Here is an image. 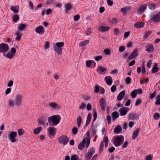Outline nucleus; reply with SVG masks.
<instances>
[{"instance_id": "f257e3e1", "label": "nucleus", "mask_w": 160, "mask_h": 160, "mask_svg": "<svg viewBox=\"0 0 160 160\" xmlns=\"http://www.w3.org/2000/svg\"><path fill=\"white\" fill-rule=\"evenodd\" d=\"M23 96L21 94H17L16 95L14 101L9 99L8 104L9 107H13L14 105L17 107H20L22 105V103Z\"/></svg>"}, {"instance_id": "dca6fc26", "label": "nucleus", "mask_w": 160, "mask_h": 160, "mask_svg": "<svg viewBox=\"0 0 160 160\" xmlns=\"http://www.w3.org/2000/svg\"><path fill=\"white\" fill-rule=\"evenodd\" d=\"M86 142V139H84L78 145V148L80 150H82L85 147V145Z\"/></svg>"}, {"instance_id": "8fccbe9b", "label": "nucleus", "mask_w": 160, "mask_h": 160, "mask_svg": "<svg viewBox=\"0 0 160 160\" xmlns=\"http://www.w3.org/2000/svg\"><path fill=\"white\" fill-rule=\"evenodd\" d=\"M131 79L129 77H127L125 79V82L127 84H128L131 83Z\"/></svg>"}, {"instance_id": "a18cd8bd", "label": "nucleus", "mask_w": 160, "mask_h": 160, "mask_svg": "<svg viewBox=\"0 0 160 160\" xmlns=\"http://www.w3.org/2000/svg\"><path fill=\"white\" fill-rule=\"evenodd\" d=\"M78 156L76 154L73 155L71 158V160H78Z\"/></svg>"}, {"instance_id": "e2e57ef3", "label": "nucleus", "mask_w": 160, "mask_h": 160, "mask_svg": "<svg viewBox=\"0 0 160 160\" xmlns=\"http://www.w3.org/2000/svg\"><path fill=\"white\" fill-rule=\"evenodd\" d=\"M102 58V57L101 56H98L95 57V60L97 61L100 60Z\"/></svg>"}, {"instance_id": "bb28decb", "label": "nucleus", "mask_w": 160, "mask_h": 160, "mask_svg": "<svg viewBox=\"0 0 160 160\" xmlns=\"http://www.w3.org/2000/svg\"><path fill=\"white\" fill-rule=\"evenodd\" d=\"M140 129L139 128H137L133 132L132 136V138L133 139H135L138 135Z\"/></svg>"}, {"instance_id": "bf43d9fd", "label": "nucleus", "mask_w": 160, "mask_h": 160, "mask_svg": "<svg viewBox=\"0 0 160 160\" xmlns=\"http://www.w3.org/2000/svg\"><path fill=\"white\" fill-rule=\"evenodd\" d=\"M93 117V121L94 122L96 121L97 118V113L96 112H94Z\"/></svg>"}, {"instance_id": "5fc2aeb1", "label": "nucleus", "mask_w": 160, "mask_h": 160, "mask_svg": "<svg viewBox=\"0 0 160 160\" xmlns=\"http://www.w3.org/2000/svg\"><path fill=\"white\" fill-rule=\"evenodd\" d=\"M110 22L112 24H116L117 22V19L116 18H113L110 21Z\"/></svg>"}, {"instance_id": "20e7f679", "label": "nucleus", "mask_w": 160, "mask_h": 160, "mask_svg": "<svg viewBox=\"0 0 160 160\" xmlns=\"http://www.w3.org/2000/svg\"><path fill=\"white\" fill-rule=\"evenodd\" d=\"M114 138L115 139L113 140V142L116 147L121 145L124 140V137L122 135H117L114 137Z\"/></svg>"}, {"instance_id": "393cba45", "label": "nucleus", "mask_w": 160, "mask_h": 160, "mask_svg": "<svg viewBox=\"0 0 160 160\" xmlns=\"http://www.w3.org/2000/svg\"><path fill=\"white\" fill-rule=\"evenodd\" d=\"M55 129V128L54 127H50L48 129V131L50 135L53 136L54 135V131Z\"/></svg>"}, {"instance_id": "338daca9", "label": "nucleus", "mask_w": 160, "mask_h": 160, "mask_svg": "<svg viewBox=\"0 0 160 160\" xmlns=\"http://www.w3.org/2000/svg\"><path fill=\"white\" fill-rule=\"evenodd\" d=\"M13 81L12 80L9 81L8 84V86L9 87L12 86L13 85Z\"/></svg>"}, {"instance_id": "f8f14e48", "label": "nucleus", "mask_w": 160, "mask_h": 160, "mask_svg": "<svg viewBox=\"0 0 160 160\" xmlns=\"http://www.w3.org/2000/svg\"><path fill=\"white\" fill-rule=\"evenodd\" d=\"M35 31L36 32L39 34H42L44 32L43 27L42 26H39L37 27L35 29Z\"/></svg>"}, {"instance_id": "680f3d73", "label": "nucleus", "mask_w": 160, "mask_h": 160, "mask_svg": "<svg viewBox=\"0 0 160 160\" xmlns=\"http://www.w3.org/2000/svg\"><path fill=\"white\" fill-rule=\"evenodd\" d=\"M106 119L108 121V124H109L111 122V117L110 116V115L107 116L106 117Z\"/></svg>"}, {"instance_id": "6e6d98bb", "label": "nucleus", "mask_w": 160, "mask_h": 160, "mask_svg": "<svg viewBox=\"0 0 160 160\" xmlns=\"http://www.w3.org/2000/svg\"><path fill=\"white\" fill-rule=\"evenodd\" d=\"M78 129L76 127H74L72 129V132L73 134H76L78 132Z\"/></svg>"}, {"instance_id": "0e129e2a", "label": "nucleus", "mask_w": 160, "mask_h": 160, "mask_svg": "<svg viewBox=\"0 0 160 160\" xmlns=\"http://www.w3.org/2000/svg\"><path fill=\"white\" fill-rule=\"evenodd\" d=\"M99 88L98 86H95L94 87V92L95 93H98L99 92Z\"/></svg>"}, {"instance_id": "9b49d317", "label": "nucleus", "mask_w": 160, "mask_h": 160, "mask_svg": "<svg viewBox=\"0 0 160 160\" xmlns=\"http://www.w3.org/2000/svg\"><path fill=\"white\" fill-rule=\"evenodd\" d=\"M129 108L123 107L120 110V115L121 116H124L126 115L129 111Z\"/></svg>"}, {"instance_id": "b1692460", "label": "nucleus", "mask_w": 160, "mask_h": 160, "mask_svg": "<svg viewBox=\"0 0 160 160\" xmlns=\"http://www.w3.org/2000/svg\"><path fill=\"white\" fill-rule=\"evenodd\" d=\"M110 29V27L107 26H101L98 29L101 32H104L108 31Z\"/></svg>"}, {"instance_id": "f704fd0d", "label": "nucleus", "mask_w": 160, "mask_h": 160, "mask_svg": "<svg viewBox=\"0 0 160 160\" xmlns=\"http://www.w3.org/2000/svg\"><path fill=\"white\" fill-rule=\"evenodd\" d=\"M89 42V40H86L83 41H82L80 42L79 44V46L80 47H83L86 45Z\"/></svg>"}, {"instance_id": "37998d69", "label": "nucleus", "mask_w": 160, "mask_h": 160, "mask_svg": "<svg viewBox=\"0 0 160 160\" xmlns=\"http://www.w3.org/2000/svg\"><path fill=\"white\" fill-rule=\"evenodd\" d=\"M157 94V92L156 90L154 91L150 95L149 98L150 99H152L154 98L156 96Z\"/></svg>"}, {"instance_id": "c03bdc74", "label": "nucleus", "mask_w": 160, "mask_h": 160, "mask_svg": "<svg viewBox=\"0 0 160 160\" xmlns=\"http://www.w3.org/2000/svg\"><path fill=\"white\" fill-rule=\"evenodd\" d=\"M72 5L71 3H67L65 6V8L67 10H69L72 8Z\"/></svg>"}, {"instance_id": "6e6552de", "label": "nucleus", "mask_w": 160, "mask_h": 160, "mask_svg": "<svg viewBox=\"0 0 160 160\" xmlns=\"http://www.w3.org/2000/svg\"><path fill=\"white\" fill-rule=\"evenodd\" d=\"M151 20L155 23H158L160 22V13L158 12L152 16Z\"/></svg>"}, {"instance_id": "a19ab883", "label": "nucleus", "mask_w": 160, "mask_h": 160, "mask_svg": "<svg viewBox=\"0 0 160 160\" xmlns=\"http://www.w3.org/2000/svg\"><path fill=\"white\" fill-rule=\"evenodd\" d=\"M153 118L155 120H158L160 118V115L158 113H156L153 115Z\"/></svg>"}, {"instance_id": "5701e85b", "label": "nucleus", "mask_w": 160, "mask_h": 160, "mask_svg": "<svg viewBox=\"0 0 160 160\" xmlns=\"http://www.w3.org/2000/svg\"><path fill=\"white\" fill-rule=\"evenodd\" d=\"M144 25V23L142 22H138L134 24V27L136 28H143Z\"/></svg>"}, {"instance_id": "c9c22d12", "label": "nucleus", "mask_w": 160, "mask_h": 160, "mask_svg": "<svg viewBox=\"0 0 160 160\" xmlns=\"http://www.w3.org/2000/svg\"><path fill=\"white\" fill-rule=\"evenodd\" d=\"M158 68L157 66V63H155L154 64V66L152 68V73H155L158 72Z\"/></svg>"}, {"instance_id": "f3484780", "label": "nucleus", "mask_w": 160, "mask_h": 160, "mask_svg": "<svg viewBox=\"0 0 160 160\" xmlns=\"http://www.w3.org/2000/svg\"><path fill=\"white\" fill-rule=\"evenodd\" d=\"M146 51L148 52L151 53L153 52L154 48L153 46L151 44H148L146 46Z\"/></svg>"}, {"instance_id": "864d4df0", "label": "nucleus", "mask_w": 160, "mask_h": 160, "mask_svg": "<svg viewBox=\"0 0 160 160\" xmlns=\"http://www.w3.org/2000/svg\"><path fill=\"white\" fill-rule=\"evenodd\" d=\"M104 53L107 55H109L110 54L111 51L109 49H106L104 50Z\"/></svg>"}, {"instance_id": "ddd939ff", "label": "nucleus", "mask_w": 160, "mask_h": 160, "mask_svg": "<svg viewBox=\"0 0 160 160\" xmlns=\"http://www.w3.org/2000/svg\"><path fill=\"white\" fill-rule=\"evenodd\" d=\"M138 118L139 116L135 113H131L128 116V120H136Z\"/></svg>"}, {"instance_id": "1a4fd4ad", "label": "nucleus", "mask_w": 160, "mask_h": 160, "mask_svg": "<svg viewBox=\"0 0 160 160\" xmlns=\"http://www.w3.org/2000/svg\"><path fill=\"white\" fill-rule=\"evenodd\" d=\"M95 153V149L93 148L89 149L86 155V158L87 160H89L93 154Z\"/></svg>"}, {"instance_id": "4c0bfd02", "label": "nucleus", "mask_w": 160, "mask_h": 160, "mask_svg": "<svg viewBox=\"0 0 160 160\" xmlns=\"http://www.w3.org/2000/svg\"><path fill=\"white\" fill-rule=\"evenodd\" d=\"M91 116H92V115H91V114L90 113H89L88 114V116L87 117V118L86 121V122L87 123H88L89 124V123L91 121V118H92Z\"/></svg>"}, {"instance_id": "39448f33", "label": "nucleus", "mask_w": 160, "mask_h": 160, "mask_svg": "<svg viewBox=\"0 0 160 160\" xmlns=\"http://www.w3.org/2000/svg\"><path fill=\"white\" fill-rule=\"evenodd\" d=\"M69 138L66 135H62L58 138V141L60 144L66 145L68 142Z\"/></svg>"}, {"instance_id": "13d9d810", "label": "nucleus", "mask_w": 160, "mask_h": 160, "mask_svg": "<svg viewBox=\"0 0 160 160\" xmlns=\"http://www.w3.org/2000/svg\"><path fill=\"white\" fill-rule=\"evenodd\" d=\"M16 51V49L14 48L13 47L11 48L10 52L14 54V55H15Z\"/></svg>"}, {"instance_id": "4d7b16f0", "label": "nucleus", "mask_w": 160, "mask_h": 160, "mask_svg": "<svg viewBox=\"0 0 160 160\" xmlns=\"http://www.w3.org/2000/svg\"><path fill=\"white\" fill-rule=\"evenodd\" d=\"M80 18V16L79 15H77L74 17V19L75 21H78Z\"/></svg>"}, {"instance_id": "0eeeda50", "label": "nucleus", "mask_w": 160, "mask_h": 160, "mask_svg": "<svg viewBox=\"0 0 160 160\" xmlns=\"http://www.w3.org/2000/svg\"><path fill=\"white\" fill-rule=\"evenodd\" d=\"M17 135V132L13 131L8 135V138L11 142L14 143L16 141V137Z\"/></svg>"}, {"instance_id": "4468645a", "label": "nucleus", "mask_w": 160, "mask_h": 160, "mask_svg": "<svg viewBox=\"0 0 160 160\" xmlns=\"http://www.w3.org/2000/svg\"><path fill=\"white\" fill-rule=\"evenodd\" d=\"M138 49H135L132 52V54L128 57V59L131 60L136 58L138 55Z\"/></svg>"}, {"instance_id": "052dcab7", "label": "nucleus", "mask_w": 160, "mask_h": 160, "mask_svg": "<svg viewBox=\"0 0 160 160\" xmlns=\"http://www.w3.org/2000/svg\"><path fill=\"white\" fill-rule=\"evenodd\" d=\"M86 107V104L82 103L79 106V109H83Z\"/></svg>"}, {"instance_id": "79ce46f5", "label": "nucleus", "mask_w": 160, "mask_h": 160, "mask_svg": "<svg viewBox=\"0 0 160 160\" xmlns=\"http://www.w3.org/2000/svg\"><path fill=\"white\" fill-rule=\"evenodd\" d=\"M156 100L155 102L156 105L160 104V95H158L156 97Z\"/></svg>"}, {"instance_id": "c756f323", "label": "nucleus", "mask_w": 160, "mask_h": 160, "mask_svg": "<svg viewBox=\"0 0 160 160\" xmlns=\"http://www.w3.org/2000/svg\"><path fill=\"white\" fill-rule=\"evenodd\" d=\"M42 117V119H40L38 121V123L39 125H44L45 124L44 120H46L47 118V116L46 115L43 116Z\"/></svg>"}, {"instance_id": "774afa93", "label": "nucleus", "mask_w": 160, "mask_h": 160, "mask_svg": "<svg viewBox=\"0 0 160 160\" xmlns=\"http://www.w3.org/2000/svg\"><path fill=\"white\" fill-rule=\"evenodd\" d=\"M152 157L150 155H148L146 157V160H152Z\"/></svg>"}, {"instance_id": "a878e982", "label": "nucleus", "mask_w": 160, "mask_h": 160, "mask_svg": "<svg viewBox=\"0 0 160 160\" xmlns=\"http://www.w3.org/2000/svg\"><path fill=\"white\" fill-rule=\"evenodd\" d=\"M132 8V7L130 6L127 7L122 8L121 11L122 13H126L127 12L131 10Z\"/></svg>"}, {"instance_id": "e433bc0d", "label": "nucleus", "mask_w": 160, "mask_h": 160, "mask_svg": "<svg viewBox=\"0 0 160 160\" xmlns=\"http://www.w3.org/2000/svg\"><path fill=\"white\" fill-rule=\"evenodd\" d=\"M137 95V90L136 89H134L133 90L131 93V96L133 98H135Z\"/></svg>"}, {"instance_id": "f03ea898", "label": "nucleus", "mask_w": 160, "mask_h": 160, "mask_svg": "<svg viewBox=\"0 0 160 160\" xmlns=\"http://www.w3.org/2000/svg\"><path fill=\"white\" fill-rule=\"evenodd\" d=\"M49 124L53 126L58 124L61 120V117L59 115H54L48 118Z\"/></svg>"}, {"instance_id": "6ab92c4d", "label": "nucleus", "mask_w": 160, "mask_h": 160, "mask_svg": "<svg viewBox=\"0 0 160 160\" xmlns=\"http://www.w3.org/2000/svg\"><path fill=\"white\" fill-rule=\"evenodd\" d=\"M105 80L106 83L109 85H111L112 83V77L111 76H106L105 78Z\"/></svg>"}, {"instance_id": "ea45409f", "label": "nucleus", "mask_w": 160, "mask_h": 160, "mask_svg": "<svg viewBox=\"0 0 160 160\" xmlns=\"http://www.w3.org/2000/svg\"><path fill=\"white\" fill-rule=\"evenodd\" d=\"M156 5L155 4L151 3L148 5L149 8L152 10H153L155 9Z\"/></svg>"}, {"instance_id": "69168bd1", "label": "nucleus", "mask_w": 160, "mask_h": 160, "mask_svg": "<svg viewBox=\"0 0 160 160\" xmlns=\"http://www.w3.org/2000/svg\"><path fill=\"white\" fill-rule=\"evenodd\" d=\"M11 88H8L5 91V94L6 95L9 94L11 92Z\"/></svg>"}, {"instance_id": "2f4dec72", "label": "nucleus", "mask_w": 160, "mask_h": 160, "mask_svg": "<svg viewBox=\"0 0 160 160\" xmlns=\"http://www.w3.org/2000/svg\"><path fill=\"white\" fill-rule=\"evenodd\" d=\"M42 129V128L41 127H38L34 129L33 132L35 135L38 134L40 132Z\"/></svg>"}, {"instance_id": "a211bd4d", "label": "nucleus", "mask_w": 160, "mask_h": 160, "mask_svg": "<svg viewBox=\"0 0 160 160\" xmlns=\"http://www.w3.org/2000/svg\"><path fill=\"white\" fill-rule=\"evenodd\" d=\"M3 56L6 58L10 59L13 58L14 57L15 55L14 54L11 53V52H9L6 54L5 53L3 54Z\"/></svg>"}, {"instance_id": "09e8293b", "label": "nucleus", "mask_w": 160, "mask_h": 160, "mask_svg": "<svg viewBox=\"0 0 160 160\" xmlns=\"http://www.w3.org/2000/svg\"><path fill=\"white\" fill-rule=\"evenodd\" d=\"M49 48V42H45L44 43V48L45 50L48 49Z\"/></svg>"}, {"instance_id": "7c9ffc66", "label": "nucleus", "mask_w": 160, "mask_h": 160, "mask_svg": "<svg viewBox=\"0 0 160 160\" xmlns=\"http://www.w3.org/2000/svg\"><path fill=\"white\" fill-rule=\"evenodd\" d=\"M122 131V128L119 125L117 126L114 129V132L116 134H118L121 132Z\"/></svg>"}, {"instance_id": "c85d7f7f", "label": "nucleus", "mask_w": 160, "mask_h": 160, "mask_svg": "<svg viewBox=\"0 0 160 160\" xmlns=\"http://www.w3.org/2000/svg\"><path fill=\"white\" fill-rule=\"evenodd\" d=\"M112 116L113 120L115 121L119 117V115L117 111H115L112 113Z\"/></svg>"}, {"instance_id": "4be33fe9", "label": "nucleus", "mask_w": 160, "mask_h": 160, "mask_svg": "<svg viewBox=\"0 0 160 160\" xmlns=\"http://www.w3.org/2000/svg\"><path fill=\"white\" fill-rule=\"evenodd\" d=\"M125 92L123 91L121 92L117 96V99L118 100H121L124 97L125 94Z\"/></svg>"}, {"instance_id": "72a5a7b5", "label": "nucleus", "mask_w": 160, "mask_h": 160, "mask_svg": "<svg viewBox=\"0 0 160 160\" xmlns=\"http://www.w3.org/2000/svg\"><path fill=\"white\" fill-rule=\"evenodd\" d=\"M19 8L18 7H15L12 6L11 8V9L15 13H17L19 12Z\"/></svg>"}, {"instance_id": "49530a36", "label": "nucleus", "mask_w": 160, "mask_h": 160, "mask_svg": "<svg viewBox=\"0 0 160 160\" xmlns=\"http://www.w3.org/2000/svg\"><path fill=\"white\" fill-rule=\"evenodd\" d=\"M104 142L105 143V147L107 148L108 144V139L107 136H106L104 138Z\"/></svg>"}, {"instance_id": "473e14b6", "label": "nucleus", "mask_w": 160, "mask_h": 160, "mask_svg": "<svg viewBox=\"0 0 160 160\" xmlns=\"http://www.w3.org/2000/svg\"><path fill=\"white\" fill-rule=\"evenodd\" d=\"M50 107L52 109H56L58 106V105L54 102H51L49 103Z\"/></svg>"}, {"instance_id": "de8ad7c7", "label": "nucleus", "mask_w": 160, "mask_h": 160, "mask_svg": "<svg viewBox=\"0 0 160 160\" xmlns=\"http://www.w3.org/2000/svg\"><path fill=\"white\" fill-rule=\"evenodd\" d=\"M92 60H87L86 62V66L88 67H90L91 65Z\"/></svg>"}, {"instance_id": "423d86ee", "label": "nucleus", "mask_w": 160, "mask_h": 160, "mask_svg": "<svg viewBox=\"0 0 160 160\" xmlns=\"http://www.w3.org/2000/svg\"><path fill=\"white\" fill-rule=\"evenodd\" d=\"M9 50L8 45L4 43L0 44V53L4 54L7 52Z\"/></svg>"}, {"instance_id": "9d476101", "label": "nucleus", "mask_w": 160, "mask_h": 160, "mask_svg": "<svg viewBox=\"0 0 160 160\" xmlns=\"http://www.w3.org/2000/svg\"><path fill=\"white\" fill-rule=\"evenodd\" d=\"M101 108L102 111H104L106 107V101L103 98H101L99 101Z\"/></svg>"}, {"instance_id": "7ed1b4c3", "label": "nucleus", "mask_w": 160, "mask_h": 160, "mask_svg": "<svg viewBox=\"0 0 160 160\" xmlns=\"http://www.w3.org/2000/svg\"><path fill=\"white\" fill-rule=\"evenodd\" d=\"M64 43L61 42H57L53 45L54 51L58 55H61L62 53V47L64 46Z\"/></svg>"}, {"instance_id": "412c9836", "label": "nucleus", "mask_w": 160, "mask_h": 160, "mask_svg": "<svg viewBox=\"0 0 160 160\" xmlns=\"http://www.w3.org/2000/svg\"><path fill=\"white\" fill-rule=\"evenodd\" d=\"M147 5L146 4L144 5L141 6L138 9V12L139 14H142L143 11L147 9Z\"/></svg>"}, {"instance_id": "2eb2a0df", "label": "nucleus", "mask_w": 160, "mask_h": 160, "mask_svg": "<svg viewBox=\"0 0 160 160\" xmlns=\"http://www.w3.org/2000/svg\"><path fill=\"white\" fill-rule=\"evenodd\" d=\"M106 71V68L102 66L98 67L97 70V71L101 75H104Z\"/></svg>"}, {"instance_id": "603ef678", "label": "nucleus", "mask_w": 160, "mask_h": 160, "mask_svg": "<svg viewBox=\"0 0 160 160\" xmlns=\"http://www.w3.org/2000/svg\"><path fill=\"white\" fill-rule=\"evenodd\" d=\"M19 18V17L18 15L15 14L13 17V21L14 22H16L18 20Z\"/></svg>"}, {"instance_id": "cd10ccee", "label": "nucleus", "mask_w": 160, "mask_h": 160, "mask_svg": "<svg viewBox=\"0 0 160 160\" xmlns=\"http://www.w3.org/2000/svg\"><path fill=\"white\" fill-rule=\"evenodd\" d=\"M82 121V119L81 117V116H78L77 119V123L78 128L80 127Z\"/></svg>"}, {"instance_id": "aec40b11", "label": "nucleus", "mask_w": 160, "mask_h": 160, "mask_svg": "<svg viewBox=\"0 0 160 160\" xmlns=\"http://www.w3.org/2000/svg\"><path fill=\"white\" fill-rule=\"evenodd\" d=\"M27 26L25 24H19L17 26V29L21 32L23 31L26 27Z\"/></svg>"}, {"instance_id": "3c124183", "label": "nucleus", "mask_w": 160, "mask_h": 160, "mask_svg": "<svg viewBox=\"0 0 160 160\" xmlns=\"http://www.w3.org/2000/svg\"><path fill=\"white\" fill-rule=\"evenodd\" d=\"M24 131L22 129H19L18 130V133L19 136H21L23 134Z\"/></svg>"}, {"instance_id": "58836bf2", "label": "nucleus", "mask_w": 160, "mask_h": 160, "mask_svg": "<svg viewBox=\"0 0 160 160\" xmlns=\"http://www.w3.org/2000/svg\"><path fill=\"white\" fill-rule=\"evenodd\" d=\"M152 32L151 31H147L144 35V38L145 39H147L150 35H151Z\"/></svg>"}]
</instances>
